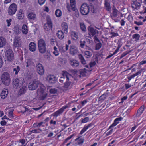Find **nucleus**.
Segmentation results:
<instances>
[{
	"label": "nucleus",
	"instance_id": "1",
	"mask_svg": "<svg viewBox=\"0 0 146 146\" xmlns=\"http://www.w3.org/2000/svg\"><path fill=\"white\" fill-rule=\"evenodd\" d=\"M39 85V88L37 90V94L40 100L45 99L48 95V91L46 88L43 84L37 80H31L28 86V88L30 90H33L36 89Z\"/></svg>",
	"mask_w": 146,
	"mask_h": 146
},
{
	"label": "nucleus",
	"instance_id": "2",
	"mask_svg": "<svg viewBox=\"0 0 146 146\" xmlns=\"http://www.w3.org/2000/svg\"><path fill=\"white\" fill-rule=\"evenodd\" d=\"M38 46L40 52L44 53L46 51V44L45 40L43 39H40L38 41Z\"/></svg>",
	"mask_w": 146,
	"mask_h": 146
},
{
	"label": "nucleus",
	"instance_id": "3",
	"mask_svg": "<svg viewBox=\"0 0 146 146\" xmlns=\"http://www.w3.org/2000/svg\"><path fill=\"white\" fill-rule=\"evenodd\" d=\"M1 80L4 85L8 86L11 80L9 74L7 72L3 73L2 75Z\"/></svg>",
	"mask_w": 146,
	"mask_h": 146
},
{
	"label": "nucleus",
	"instance_id": "4",
	"mask_svg": "<svg viewBox=\"0 0 146 146\" xmlns=\"http://www.w3.org/2000/svg\"><path fill=\"white\" fill-rule=\"evenodd\" d=\"M23 82L17 78H15L13 79L12 85L14 88L17 89L23 85Z\"/></svg>",
	"mask_w": 146,
	"mask_h": 146
},
{
	"label": "nucleus",
	"instance_id": "5",
	"mask_svg": "<svg viewBox=\"0 0 146 146\" xmlns=\"http://www.w3.org/2000/svg\"><path fill=\"white\" fill-rule=\"evenodd\" d=\"M5 57L6 60L9 62L13 60L14 58V53L11 49H8L6 51Z\"/></svg>",
	"mask_w": 146,
	"mask_h": 146
},
{
	"label": "nucleus",
	"instance_id": "6",
	"mask_svg": "<svg viewBox=\"0 0 146 146\" xmlns=\"http://www.w3.org/2000/svg\"><path fill=\"white\" fill-rule=\"evenodd\" d=\"M17 10V6L15 3H12L8 8V13L9 15H12L15 14Z\"/></svg>",
	"mask_w": 146,
	"mask_h": 146
},
{
	"label": "nucleus",
	"instance_id": "7",
	"mask_svg": "<svg viewBox=\"0 0 146 146\" xmlns=\"http://www.w3.org/2000/svg\"><path fill=\"white\" fill-rule=\"evenodd\" d=\"M72 78V76L70 74L66 71H63L62 76L60 77L59 80L60 82L63 83L65 78H66V81H67L70 80Z\"/></svg>",
	"mask_w": 146,
	"mask_h": 146
},
{
	"label": "nucleus",
	"instance_id": "8",
	"mask_svg": "<svg viewBox=\"0 0 146 146\" xmlns=\"http://www.w3.org/2000/svg\"><path fill=\"white\" fill-rule=\"evenodd\" d=\"M52 24L51 20L50 18L47 19V21L44 26V28L45 31H49L52 28Z\"/></svg>",
	"mask_w": 146,
	"mask_h": 146
},
{
	"label": "nucleus",
	"instance_id": "9",
	"mask_svg": "<svg viewBox=\"0 0 146 146\" xmlns=\"http://www.w3.org/2000/svg\"><path fill=\"white\" fill-rule=\"evenodd\" d=\"M36 71L40 75H43L44 72V68L42 65L40 64H38L36 66Z\"/></svg>",
	"mask_w": 146,
	"mask_h": 146
},
{
	"label": "nucleus",
	"instance_id": "10",
	"mask_svg": "<svg viewBox=\"0 0 146 146\" xmlns=\"http://www.w3.org/2000/svg\"><path fill=\"white\" fill-rule=\"evenodd\" d=\"M47 80L50 83H54L57 80L56 77L54 75H49L46 77Z\"/></svg>",
	"mask_w": 146,
	"mask_h": 146
},
{
	"label": "nucleus",
	"instance_id": "11",
	"mask_svg": "<svg viewBox=\"0 0 146 146\" xmlns=\"http://www.w3.org/2000/svg\"><path fill=\"white\" fill-rule=\"evenodd\" d=\"M21 40L19 37H15L14 40L13 47H20L21 46Z\"/></svg>",
	"mask_w": 146,
	"mask_h": 146
},
{
	"label": "nucleus",
	"instance_id": "12",
	"mask_svg": "<svg viewBox=\"0 0 146 146\" xmlns=\"http://www.w3.org/2000/svg\"><path fill=\"white\" fill-rule=\"evenodd\" d=\"M19 90L18 91L19 95L21 96L24 94L26 92L27 89V87L25 85L23 84L22 86L19 87Z\"/></svg>",
	"mask_w": 146,
	"mask_h": 146
},
{
	"label": "nucleus",
	"instance_id": "13",
	"mask_svg": "<svg viewBox=\"0 0 146 146\" xmlns=\"http://www.w3.org/2000/svg\"><path fill=\"white\" fill-rule=\"evenodd\" d=\"M82 130L80 132L79 135H78L77 138L75 139V143L78 145H81L82 144Z\"/></svg>",
	"mask_w": 146,
	"mask_h": 146
},
{
	"label": "nucleus",
	"instance_id": "14",
	"mask_svg": "<svg viewBox=\"0 0 146 146\" xmlns=\"http://www.w3.org/2000/svg\"><path fill=\"white\" fill-rule=\"evenodd\" d=\"M145 109L144 105L141 106L138 109L137 113L135 114V117H140L143 113Z\"/></svg>",
	"mask_w": 146,
	"mask_h": 146
},
{
	"label": "nucleus",
	"instance_id": "15",
	"mask_svg": "<svg viewBox=\"0 0 146 146\" xmlns=\"http://www.w3.org/2000/svg\"><path fill=\"white\" fill-rule=\"evenodd\" d=\"M123 119V118L121 117L116 118L114 121L113 123L109 127V129H110L112 127L115 126L119 123V121H121Z\"/></svg>",
	"mask_w": 146,
	"mask_h": 146
},
{
	"label": "nucleus",
	"instance_id": "16",
	"mask_svg": "<svg viewBox=\"0 0 146 146\" xmlns=\"http://www.w3.org/2000/svg\"><path fill=\"white\" fill-rule=\"evenodd\" d=\"M27 18L30 20H34L36 18V14L33 12H29L27 13Z\"/></svg>",
	"mask_w": 146,
	"mask_h": 146
},
{
	"label": "nucleus",
	"instance_id": "17",
	"mask_svg": "<svg viewBox=\"0 0 146 146\" xmlns=\"http://www.w3.org/2000/svg\"><path fill=\"white\" fill-rule=\"evenodd\" d=\"M72 86V84L71 81L67 80L65 83L63 87V89L65 90H67L70 89Z\"/></svg>",
	"mask_w": 146,
	"mask_h": 146
},
{
	"label": "nucleus",
	"instance_id": "18",
	"mask_svg": "<svg viewBox=\"0 0 146 146\" xmlns=\"http://www.w3.org/2000/svg\"><path fill=\"white\" fill-rule=\"evenodd\" d=\"M131 3L132 7L134 9H139L141 5L140 3L137 2V0H132Z\"/></svg>",
	"mask_w": 146,
	"mask_h": 146
},
{
	"label": "nucleus",
	"instance_id": "19",
	"mask_svg": "<svg viewBox=\"0 0 146 146\" xmlns=\"http://www.w3.org/2000/svg\"><path fill=\"white\" fill-rule=\"evenodd\" d=\"M89 12V8L87 4L83 3V15H86Z\"/></svg>",
	"mask_w": 146,
	"mask_h": 146
},
{
	"label": "nucleus",
	"instance_id": "20",
	"mask_svg": "<svg viewBox=\"0 0 146 146\" xmlns=\"http://www.w3.org/2000/svg\"><path fill=\"white\" fill-rule=\"evenodd\" d=\"M67 105L64 106L62 108L59 110L55 112L54 114V116H57L63 113L65 109L68 107Z\"/></svg>",
	"mask_w": 146,
	"mask_h": 146
},
{
	"label": "nucleus",
	"instance_id": "21",
	"mask_svg": "<svg viewBox=\"0 0 146 146\" xmlns=\"http://www.w3.org/2000/svg\"><path fill=\"white\" fill-rule=\"evenodd\" d=\"M78 51L77 48L74 46H71L70 48V53L73 55L78 54Z\"/></svg>",
	"mask_w": 146,
	"mask_h": 146
},
{
	"label": "nucleus",
	"instance_id": "22",
	"mask_svg": "<svg viewBox=\"0 0 146 146\" xmlns=\"http://www.w3.org/2000/svg\"><path fill=\"white\" fill-rule=\"evenodd\" d=\"M57 46L59 51L62 53L65 52L68 49L69 46L67 44L66 45L65 49L64 48V47L62 45H58Z\"/></svg>",
	"mask_w": 146,
	"mask_h": 146
},
{
	"label": "nucleus",
	"instance_id": "23",
	"mask_svg": "<svg viewBox=\"0 0 146 146\" xmlns=\"http://www.w3.org/2000/svg\"><path fill=\"white\" fill-rule=\"evenodd\" d=\"M72 38L74 40H76L79 38V36L77 32L72 31L70 33Z\"/></svg>",
	"mask_w": 146,
	"mask_h": 146
},
{
	"label": "nucleus",
	"instance_id": "24",
	"mask_svg": "<svg viewBox=\"0 0 146 146\" xmlns=\"http://www.w3.org/2000/svg\"><path fill=\"white\" fill-rule=\"evenodd\" d=\"M8 94V90L6 89H4L1 92V98L3 99H4L7 97Z\"/></svg>",
	"mask_w": 146,
	"mask_h": 146
},
{
	"label": "nucleus",
	"instance_id": "25",
	"mask_svg": "<svg viewBox=\"0 0 146 146\" xmlns=\"http://www.w3.org/2000/svg\"><path fill=\"white\" fill-rule=\"evenodd\" d=\"M36 45L35 43L33 42H31L29 44V49L32 52L36 50Z\"/></svg>",
	"mask_w": 146,
	"mask_h": 146
},
{
	"label": "nucleus",
	"instance_id": "26",
	"mask_svg": "<svg viewBox=\"0 0 146 146\" xmlns=\"http://www.w3.org/2000/svg\"><path fill=\"white\" fill-rule=\"evenodd\" d=\"M6 44V39L2 37H0V48L4 47Z\"/></svg>",
	"mask_w": 146,
	"mask_h": 146
},
{
	"label": "nucleus",
	"instance_id": "27",
	"mask_svg": "<svg viewBox=\"0 0 146 146\" xmlns=\"http://www.w3.org/2000/svg\"><path fill=\"white\" fill-rule=\"evenodd\" d=\"M62 29V30L65 33H67L68 31V26L66 23H63L61 24Z\"/></svg>",
	"mask_w": 146,
	"mask_h": 146
},
{
	"label": "nucleus",
	"instance_id": "28",
	"mask_svg": "<svg viewBox=\"0 0 146 146\" xmlns=\"http://www.w3.org/2000/svg\"><path fill=\"white\" fill-rule=\"evenodd\" d=\"M21 31L22 33L24 35H27L28 33V29L26 24H23L22 27Z\"/></svg>",
	"mask_w": 146,
	"mask_h": 146
},
{
	"label": "nucleus",
	"instance_id": "29",
	"mask_svg": "<svg viewBox=\"0 0 146 146\" xmlns=\"http://www.w3.org/2000/svg\"><path fill=\"white\" fill-rule=\"evenodd\" d=\"M141 73V70H139L135 74H134L133 75H131V76H127V78L128 79V82H129V81L131 80L133 78L135 77L140 74Z\"/></svg>",
	"mask_w": 146,
	"mask_h": 146
},
{
	"label": "nucleus",
	"instance_id": "30",
	"mask_svg": "<svg viewBox=\"0 0 146 146\" xmlns=\"http://www.w3.org/2000/svg\"><path fill=\"white\" fill-rule=\"evenodd\" d=\"M56 35L58 38L60 40L63 39L64 37V33L62 31H58L56 33Z\"/></svg>",
	"mask_w": 146,
	"mask_h": 146
},
{
	"label": "nucleus",
	"instance_id": "31",
	"mask_svg": "<svg viewBox=\"0 0 146 146\" xmlns=\"http://www.w3.org/2000/svg\"><path fill=\"white\" fill-rule=\"evenodd\" d=\"M104 7L107 11H110L111 10L110 4L107 1V0H105Z\"/></svg>",
	"mask_w": 146,
	"mask_h": 146
},
{
	"label": "nucleus",
	"instance_id": "32",
	"mask_svg": "<svg viewBox=\"0 0 146 146\" xmlns=\"http://www.w3.org/2000/svg\"><path fill=\"white\" fill-rule=\"evenodd\" d=\"M70 64L73 66H77L79 65V62L74 59H72L70 60Z\"/></svg>",
	"mask_w": 146,
	"mask_h": 146
},
{
	"label": "nucleus",
	"instance_id": "33",
	"mask_svg": "<svg viewBox=\"0 0 146 146\" xmlns=\"http://www.w3.org/2000/svg\"><path fill=\"white\" fill-rule=\"evenodd\" d=\"M13 30L16 34H19L20 33V27L18 25H15L14 28Z\"/></svg>",
	"mask_w": 146,
	"mask_h": 146
},
{
	"label": "nucleus",
	"instance_id": "34",
	"mask_svg": "<svg viewBox=\"0 0 146 146\" xmlns=\"http://www.w3.org/2000/svg\"><path fill=\"white\" fill-rule=\"evenodd\" d=\"M89 30L90 33L92 36L95 35L96 33H98V30L92 27L90 28Z\"/></svg>",
	"mask_w": 146,
	"mask_h": 146
},
{
	"label": "nucleus",
	"instance_id": "35",
	"mask_svg": "<svg viewBox=\"0 0 146 146\" xmlns=\"http://www.w3.org/2000/svg\"><path fill=\"white\" fill-rule=\"evenodd\" d=\"M106 94H103L102 95L100 96L99 98V102L100 103L102 102L106 99Z\"/></svg>",
	"mask_w": 146,
	"mask_h": 146
},
{
	"label": "nucleus",
	"instance_id": "36",
	"mask_svg": "<svg viewBox=\"0 0 146 146\" xmlns=\"http://www.w3.org/2000/svg\"><path fill=\"white\" fill-rule=\"evenodd\" d=\"M53 54L56 56H57L59 54V53L58 50V48L56 46H54L53 48Z\"/></svg>",
	"mask_w": 146,
	"mask_h": 146
},
{
	"label": "nucleus",
	"instance_id": "37",
	"mask_svg": "<svg viewBox=\"0 0 146 146\" xmlns=\"http://www.w3.org/2000/svg\"><path fill=\"white\" fill-rule=\"evenodd\" d=\"M122 43L121 41L120 40H118L117 42V47L115 50L116 51L118 52L119 50L122 46Z\"/></svg>",
	"mask_w": 146,
	"mask_h": 146
},
{
	"label": "nucleus",
	"instance_id": "38",
	"mask_svg": "<svg viewBox=\"0 0 146 146\" xmlns=\"http://www.w3.org/2000/svg\"><path fill=\"white\" fill-rule=\"evenodd\" d=\"M62 12L60 10L57 9L56 10L55 12V14L57 17H60L62 16Z\"/></svg>",
	"mask_w": 146,
	"mask_h": 146
},
{
	"label": "nucleus",
	"instance_id": "39",
	"mask_svg": "<svg viewBox=\"0 0 146 146\" xmlns=\"http://www.w3.org/2000/svg\"><path fill=\"white\" fill-rule=\"evenodd\" d=\"M92 123H90L88 125H86L83 128V133L85 132L89 128L92 127Z\"/></svg>",
	"mask_w": 146,
	"mask_h": 146
},
{
	"label": "nucleus",
	"instance_id": "40",
	"mask_svg": "<svg viewBox=\"0 0 146 146\" xmlns=\"http://www.w3.org/2000/svg\"><path fill=\"white\" fill-rule=\"evenodd\" d=\"M118 11L116 9H113L112 15L114 17H117L118 15Z\"/></svg>",
	"mask_w": 146,
	"mask_h": 146
},
{
	"label": "nucleus",
	"instance_id": "41",
	"mask_svg": "<svg viewBox=\"0 0 146 146\" xmlns=\"http://www.w3.org/2000/svg\"><path fill=\"white\" fill-rule=\"evenodd\" d=\"M84 53V56L88 58H90L92 55V53L89 51H85Z\"/></svg>",
	"mask_w": 146,
	"mask_h": 146
},
{
	"label": "nucleus",
	"instance_id": "42",
	"mask_svg": "<svg viewBox=\"0 0 146 146\" xmlns=\"http://www.w3.org/2000/svg\"><path fill=\"white\" fill-rule=\"evenodd\" d=\"M72 9L74 11V13L75 14V16L76 17H78L79 16V12L78 10L75 7H72Z\"/></svg>",
	"mask_w": 146,
	"mask_h": 146
},
{
	"label": "nucleus",
	"instance_id": "43",
	"mask_svg": "<svg viewBox=\"0 0 146 146\" xmlns=\"http://www.w3.org/2000/svg\"><path fill=\"white\" fill-rule=\"evenodd\" d=\"M111 32H110V35H111V38L113 37L118 36L119 35L118 34L117 32L115 33V32H112V31H113V30H111Z\"/></svg>",
	"mask_w": 146,
	"mask_h": 146
},
{
	"label": "nucleus",
	"instance_id": "44",
	"mask_svg": "<svg viewBox=\"0 0 146 146\" xmlns=\"http://www.w3.org/2000/svg\"><path fill=\"white\" fill-rule=\"evenodd\" d=\"M140 37V35L138 34H135L132 36V38L133 39H135V40H138Z\"/></svg>",
	"mask_w": 146,
	"mask_h": 146
},
{
	"label": "nucleus",
	"instance_id": "45",
	"mask_svg": "<svg viewBox=\"0 0 146 146\" xmlns=\"http://www.w3.org/2000/svg\"><path fill=\"white\" fill-rule=\"evenodd\" d=\"M70 3L71 8L75 7L76 0H70Z\"/></svg>",
	"mask_w": 146,
	"mask_h": 146
},
{
	"label": "nucleus",
	"instance_id": "46",
	"mask_svg": "<svg viewBox=\"0 0 146 146\" xmlns=\"http://www.w3.org/2000/svg\"><path fill=\"white\" fill-rule=\"evenodd\" d=\"M20 70V68L19 66H17L13 68V71L15 72V73L16 75L18 74V72Z\"/></svg>",
	"mask_w": 146,
	"mask_h": 146
},
{
	"label": "nucleus",
	"instance_id": "47",
	"mask_svg": "<svg viewBox=\"0 0 146 146\" xmlns=\"http://www.w3.org/2000/svg\"><path fill=\"white\" fill-rule=\"evenodd\" d=\"M89 8V12L91 11L92 13H94L95 11L94 6L93 5H90L88 6Z\"/></svg>",
	"mask_w": 146,
	"mask_h": 146
},
{
	"label": "nucleus",
	"instance_id": "48",
	"mask_svg": "<svg viewBox=\"0 0 146 146\" xmlns=\"http://www.w3.org/2000/svg\"><path fill=\"white\" fill-rule=\"evenodd\" d=\"M102 46V44L101 43L99 42L97 43L95 46V49L96 50L99 49Z\"/></svg>",
	"mask_w": 146,
	"mask_h": 146
},
{
	"label": "nucleus",
	"instance_id": "49",
	"mask_svg": "<svg viewBox=\"0 0 146 146\" xmlns=\"http://www.w3.org/2000/svg\"><path fill=\"white\" fill-rule=\"evenodd\" d=\"M13 110H11L9 111L8 113V116L10 118H12L13 117Z\"/></svg>",
	"mask_w": 146,
	"mask_h": 146
},
{
	"label": "nucleus",
	"instance_id": "50",
	"mask_svg": "<svg viewBox=\"0 0 146 146\" xmlns=\"http://www.w3.org/2000/svg\"><path fill=\"white\" fill-rule=\"evenodd\" d=\"M143 22L139 21H135L134 22V24H136L138 26L141 25L143 24Z\"/></svg>",
	"mask_w": 146,
	"mask_h": 146
},
{
	"label": "nucleus",
	"instance_id": "51",
	"mask_svg": "<svg viewBox=\"0 0 146 146\" xmlns=\"http://www.w3.org/2000/svg\"><path fill=\"white\" fill-rule=\"evenodd\" d=\"M49 92L50 93L55 94L57 92V90L55 88H52L50 90Z\"/></svg>",
	"mask_w": 146,
	"mask_h": 146
},
{
	"label": "nucleus",
	"instance_id": "52",
	"mask_svg": "<svg viewBox=\"0 0 146 146\" xmlns=\"http://www.w3.org/2000/svg\"><path fill=\"white\" fill-rule=\"evenodd\" d=\"M94 39L95 43L99 42H100V40L98 39L97 35H96L94 36Z\"/></svg>",
	"mask_w": 146,
	"mask_h": 146
},
{
	"label": "nucleus",
	"instance_id": "53",
	"mask_svg": "<svg viewBox=\"0 0 146 146\" xmlns=\"http://www.w3.org/2000/svg\"><path fill=\"white\" fill-rule=\"evenodd\" d=\"M129 52L127 51L125 52H124L121 55L120 58H122L124 57L126 55H127L128 54H129Z\"/></svg>",
	"mask_w": 146,
	"mask_h": 146
},
{
	"label": "nucleus",
	"instance_id": "54",
	"mask_svg": "<svg viewBox=\"0 0 146 146\" xmlns=\"http://www.w3.org/2000/svg\"><path fill=\"white\" fill-rule=\"evenodd\" d=\"M117 52L115 50V51L112 54H110L108 56H107L106 58V59H108L110 58H111V57H112L113 56L116 54Z\"/></svg>",
	"mask_w": 146,
	"mask_h": 146
},
{
	"label": "nucleus",
	"instance_id": "55",
	"mask_svg": "<svg viewBox=\"0 0 146 146\" xmlns=\"http://www.w3.org/2000/svg\"><path fill=\"white\" fill-rule=\"evenodd\" d=\"M12 21V19H9L6 20V21L7 24V26L9 27L11 25V22Z\"/></svg>",
	"mask_w": 146,
	"mask_h": 146
},
{
	"label": "nucleus",
	"instance_id": "56",
	"mask_svg": "<svg viewBox=\"0 0 146 146\" xmlns=\"http://www.w3.org/2000/svg\"><path fill=\"white\" fill-rule=\"evenodd\" d=\"M46 0H38V3L40 5H43L45 2Z\"/></svg>",
	"mask_w": 146,
	"mask_h": 146
},
{
	"label": "nucleus",
	"instance_id": "57",
	"mask_svg": "<svg viewBox=\"0 0 146 146\" xmlns=\"http://www.w3.org/2000/svg\"><path fill=\"white\" fill-rule=\"evenodd\" d=\"M96 62L95 61L91 62L90 64L89 65L91 67H93L96 64Z\"/></svg>",
	"mask_w": 146,
	"mask_h": 146
},
{
	"label": "nucleus",
	"instance_id": "58",
	"mask_svg": "<svg viewBox=\"0 0 146 146\" xmlns=\"http://www.w3.org/2000/svg\"><path fill=\"white\" fill-rule=\"evenodd\" d=\"M113 129L110 130L108 132L106 133V136H109L111 135L113 132Z\"/></svg>",
	"mask_w": 146,
	"mask_h": 146
},
{
	"label": "nucleus",
	"instance_id": "59",
	"mask_svg": "<svg viewBox=\"0 0 146 146\" xmlns=\"http://www.w3.org/2000/svg\"><path fill=\"white\" fill-rule=\"evenodd\" d=\"M88 70H86V68L83 69V76H85V73H86L87 72H88Z\"/></svg>",
	"mask_w": 146,
	"mask_h": 146
},
{
	"label": "nucleus",
	"instance_id": "60",
	"mask_svg": "<svg viewBox=\"0 0 146 146\" xmlns=\"http://www.w3.org/2000/svg\"><path fill=\"white\" fill-rule=\"evenodd\" d=\"M23 15L20 12H19L18 15V18L19 19H21L23 18Z\"/></svg>",
	"mask_w": 146,
	"mask_h": 146
},
{
	"label": "nucleus",
	"instance_id": "61",
	"mask_svg": "<svg viewBox=\"0 0 146 146\" xmlns=\"http://www.w3.org/2000/svg\"><path fill=\"white\" fill-rule=\"evenodd\" d=\"M89 118L88 117H86L84 119H83V123H86L88 121Z\"/></svg>",
	"mask_w": 146,
	"mask_h": 146
},
{
	"label": "nucleus",
	"instance_id": "62",
	"mask_svg": "<svg viewBox=\"0 0 146 146\" xmlns=\"http://www.w3.org/2000/svg\"><path fill=\"white\" fill-rule=\"evenodd\" d=\"M146 64V60H144L143 61H142L140 62L139 63V66H140L141 65H143Z\"/></svg>",
	"mask_w": 146,
	"mask_h": 146
},
{
	"label": "nucleus",
	"instance_id": "63",
	"mask_svg": "<svg viewBox=\"0 0 146 146\" xmlns=\"http://www.w3.org/2000/svg\"><path fill=\"white\" fill-rule=\"evenodd\" d=\"M45 122H41L40 123H38V124H37V127H39L41 126H44L43 125H42L43 124H45Z\"/></svg>",
	"mask_w": 146,
	"mask_h": 146
},
{
	"label": "nucleus",
	"instance_id": "64",
	"mask_svg": "<svg viewBox=\"0 0 146 146\" xmlns=\"http://www.w3.org/2000/svg\"><path fill=\"white\" fill-rule=\"evenodd\" d=\"M125 88L126 89H127L130 87H131V84H126L125 85Z\"/></svg>",
	"mask_w": 146,
	"mask_h": 146
}]
</instances>
